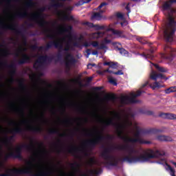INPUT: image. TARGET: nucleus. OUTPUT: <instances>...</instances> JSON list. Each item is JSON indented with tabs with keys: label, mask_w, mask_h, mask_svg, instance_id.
<instances>
[{
	"label": "nucleus",
	"mask_w": 176,
	"mask_h": 176,
	"mask_svg": "<svg viewBox=\"0 0 176 176\" xmlns=\"http://www.w3.org/2000/svg\"><path fill=\"white\" fill-rule=\"evenodd\" d=\"M113 148L117 151H126V152H129V155L121 158L120 160V162H127L128 163H146L151 159H156V157H160V156H164L166 155L164 151H160L159 150L155 151L148 148L144 151V154L138 156H132V153H138V151L134 149L129 144L116 146Z\"/></svg>",
	"instance_id": "nucleus-1"
},
{
	"label": "nucleus",
	"mask_w": 176,
	"mask_h": 176,
	"mask_svg": "<svg viewBox=\"0 0 176 176\" xmlns=\"http://www.w3.org/2000/svg\"><path fill=\"white\" fill-rule=\"evenodd\" d=\"M104 126H115V127H117V129H119L118 131V137L120 138V140H122L124 141V142H132L133 144H135L136 142H138L139 144H146L149 145L151 144V141H146L142 140L141 136V133H143V134H157L158 133H163V130L162 129H150L146 130H142L138 129V126H136V133H135V138H131L129 137L122 136L123 131H122V129H124V125L122 124H119L117 122H113V118H109L108 120L104 122Z\"/></svg>",
	"instance_id": "nucleus-2"
},
{
	"label": "nucleus",
	"mask_w": 176,
	"mask_h": 176,
	"mask_svg": "<svg viewBox=\"0 0 176 176\" xmlns=\"http://www.w3.org/2000/svg\"><path fill=\"white\" fill-rule=\"evenodd\" d=\"M46 10V7H41L38 9V12H35L31 14L30 20L32 21H35L39 27L41 28H44L43 30V32L44 34H47V32H50V30L47 28V25H49V21L45 20V16H43V12Z\"/></svg>",
	"instance_id": "nucleus-3"
},
{
	"label": "nucleus",
	"mask_w": 176,
	"mask_h": 176,
	"mask_svg": "<svg viewBox=\"0 0 176 176\" xmlns=\"http://www.w3.org/2000/svg\"><path fill=\"white\" fill-rule=\"evenodd\" d=\"M176 31V21L174 17L169 16V22L164 31V39L166 42H173Z\"/></svg>",
	"instance_id": "nucleus-4"
},
{
	"label": "nucleus",
	"mask_w": 176,
	"mask_h": 176,
	"mask_svg": "<svg viewBox=\"0 0 176 176\" xmlns=\"http://www.w3.org/2000/svg\"><path fill=\"white\" fill-rule=\"evenodd\" d=\"M100 156L107 162V164L111 167H117L119 164V162L122 160V158H116L113 155H111V148L109 147H104L100 154Z\"/></svg>",
	"instance_id": "nucleus-5"
},
{
	"label": "nucleus",
	"mask_w": 176,
	"mask_h": 176,
	"mask_svg": "<svg viewBox=\"0 0 176 176\" xmlns=\"http://www.w3.org/2000/svg\"><path fill=\"white\" fill-rule=\"evenodd\" d=\"M69 49H71V45L67 42L65 47H63V49L60 50H63L65 52V66L66 68V72H69L71 71V67L72 65H75L76 64V59L69 52Z\"/></svg>",
	"instance_id": "nucleus-6"
},
{
	"label": "nucleus",
	"mask_w": 176,
	"mask_h": 176,
	"mask_svg": "<svg viewBox=\"0 0 176 176\" xmlns=\"http://www.w3.org/2000/svg\"><path fill=\"white\" fill-rule=\"evenodd\" d=\"M98 134H100L94 139L87 140L84 142L85 146H87L89 149H94L97 145L101 144L102 141H104L105 136L102 135L101 131H97Z\"/></svg>",
	"instance_id": "nucleus-7"
},
{
	"label": "nucleus",
	"mask_w": 176,
	"mask_h": 176,
	"mask_svg": "<svg viewBox=\"0 0 176 176\" xmlns=\"http://www.w3.org/2000/svg\"><path fill=\"white\" fill-rule=\"evenodd\" d=\"M53 59V56L41 55L38 56L36 63L33 65V67L36 69L38 68H41V67H44V65H49V64H52Z\"/></svg>",
	"instance_id": "nucleus-8"
},
{
	"label": "nucleus",
	"mask_w": 176,
	"mask_h": 176,
	"mask_svg": "<svg viewBox=\"0 0 176 176\" xmlns=\"http://www.w3.org/2000/svg\"><path fill=\"white\" fill-rule=\"evenodd\" d=\"M17 27H18L17 23H11L10 25H3L1 26V28L2 30H10L11 31H14L16 35H21V36H22L23 39V43L24 46H27V38L25 37V36L24 35V34L21 30H20L19 29H17Z\"/></svg>",
	"instance_id": "nucleus-9"
},
{
	"label": "nucleus",
	"mask_w": 176,
	"mask_h": 176,
	"mask_svg": "<svg viewBox=\"0 0 176 176\" xmlns=\"http://www.w3.org/2000/svg\"><path fill=\"white\" fill-rule=\"evenodd\" d=\"M141 94H142V92L141 91H138L136 94L131 93V98L129 96H122L120 98V101L122 104H137L138 102H140V100H135V98L140 97Z\"/></svg>",
	"instance_id": "nucleus-10"
},
{
	"label": "nucleus",
	"mask_w": 176,
	"mask_h": 176,
	"mask_svg": "<svg viewBox=\"0 0 176 176\" xmlns=\"http://www.w3.org/2000/svg\"><path fill=\"white\" fill-rule=\"evenodd\" d=\"M23 148L26 149L30 152H32V151H34V149H35V145L34 144V142H32L31 145L22 144L17 146L15 149V152L14 153L15 159H23V157L21 156V152L23 151Z\"/></svg>",
	"instance_id": "nucleus-11"
},
{
	"label": "nucleus",
	"mask_w": 176,
	"mask_h": 176,
	"mask_svg": "<svg viewBox=\"0 0 176 176\" xmlns=\"http://www.w3.org/2000/svg\"><path fill=\"white\" fill-rule=\"evenodd\" d=\"M32 168L31 166H28L22 169H8L7 170V173L1 174L0 176H10L12 174H32Z\"/></svg>",
	"instance_id": "nucleus-12"
},
{
	"label": "nucleus",
	"mask_w": 176,
	"mask_h": 176,
	"mask_svg": "<svg viewBox=\"0 0 176 176\" xmlns=\"http://www.w3.org/2000/svg\"><path fill=\"white\" fill-rule=\"evenodd\" d=\"M84 25H87V27H89V28H95L97 31H100V30H104V31H111V28H109L108 27L105 25H94L93 23L90 22H84Z\"/></svg>",
	"instance_id": "nucleus-13"
},
{
	"label": "nucleus",
	"mask_w": 176,
	"mask_h": 176,
	"mask_svg": "<svg viewBox=\"0 0 176 176\" xmlns=\"http://www.w3.org/2000/svg\"><path fill=\"white\" fill-rule=\"evenodd\" d=\"M54 47L56 49H63V43L61 41H50L47 45H45V50H49V49H52V47Z\"/></svg>",
	"instance_id": "nucleus-14"
},
{
	"label": "nucleus",
	"mask_w": 176,
	"mask_h": 176,
	"mask_svg": "<svg viewBox=\"0 0 176 176\" xmlns=\"http://www.w3.org/2000/svg\"><path fill=\"white\" fill-rule=\"evenodd\" d=\"M1 67H4L6 68H10L11 71L10 72V75L16 74V65L14 63H12L10 65L8 64V61L4 60L0 63Z\"/></svg>",
	"instance_id": "nucleus-15"
},
{
	"label": "nucleus",
	"mask_w": 176,
	"mask_h": 176,
	"mask_svg": "<svg viewBox=\"0 0 176 176\" xmlns=\"http://www.w3.org/2000/svg\"><path fill=\"white\" fill-rule=\"evenodd\" d=\"M72 25H63L59 28V33L64 34V32H67L69 35L67 36V38H71V31H72Z\"/></svg>",
	"instance_id": "nucleus-16"
},
{
	"label": "nucleus",
	"mask_w": 176,
	"mask_h": 176,
	"mask_svg": "<svg viewBox=\"0 0 176 176\" xmlns=\"http://www.w3.org/2000/svg\"><path fill=\"white\" fill-rule=\"evenodd\" d=\"M159 118L162 119H168L169 120H176V114L171 113H160Z\"/></svg>",
	"instance_id": "nucleus-17"
},
{
	"label": "nucleus",
	"mask_w": 176,
	"mask_h": 176,
	"mask_svg": "<svg viewBox=\"0 0 176 176\" xmlns=\"http://www.w3.org/2000/svg\"><path fill=\"white\" fill-rule=\"evenodd\" d=\"M31 61V56L27 54H23L22 58L18 60L19 65H23V64H28Z\"/></svg>",
	"instance_id": "nucleus-18"
},
{
	"label": "nucleus",
	"mask_w": 176,
	"mask_h": 176,
	"mask_svg": "<svg viewBox=\"0 0 176 176\" xmlns=\"http://www.w3.org/2000/svg\"><path fill=\"white\" fill-rule=\"evenodd\" d=\"M93 80V76H90L86 78V83L83 85V84H82V81H80V78H79L78 79H73L72 82L74 83H78V85H79V86L83 87V86H89V83L91 82V81Z\"/></svg>",
	"instance_id": "nucleus-19"
},
{
	"label": "nucleus",
	"mask_w": 176,
	"mask_h": 176,
	"mask_svg": "<svg viewBox=\"0 0 176 176\" xmlns=\"http://www.w3.org/2000/svg\"><path fill=\"white\" fill-rule=\"evenodd\" d=\"M150 78L151 79H152L153 80H155L156 82L157 79H164L166 76H164L163 74H157L156 73V72L152 71L151 74H150Z\"/></svg>",
	"instance_id": "nucleus-20"
},
{
	"label": "nucleus",
	"mask_w": 176,
	"mask_h": 176,
	"mask_svg": "<svg viewBox=\"0 0 176 176\" xmlns=\"http://www.w3.org/2000/svg\"><path fill=\"white\" fill-rule=\"evenodd\" d=\"M156 140L157 141H160L161 142H171V141H173V138L171 137L164 135H157L156 137Z\"/></svg>",
	"instance_id": "nucleus-21"
},
{
	"label": "nucleus",
	"mask_w": 176,
	"mask_h": 176,
	"mask_svg": "<svg viewBox=\"0 0 176 176\" xmlns=\"http://www.w3.org/2000/svg\"><path fill=\"white\" fill-rule=\"evenodd\" d=\"M26 130L28 131H32L33 133H38L41 134L42 131H43V129L41 126H32L31 125H28L26 128Z\"/></svg>",
	"instance_id": "nucleus-22"
},
{
	"label": "nucleus",
	"mask_w": 176,
	"mask_h": 176,
	"mask_svg": "<svg viewBox=\"0 0 176 176\" xmlns=\"http://www.w3.org/2000/svg\"><path fill=\"white\" fill-rule=\"evenodd\" d=\"M80 149L76 146H72L67 149V153H70L73 156H76V153H78V152H80Z\"/></svg>",
	"instance_id": "nucleus-23"
},
{
	"label": "nucleus",
	"mask_w": 176,
	"mask_h": 176,
	"mask_svg": "<svg viewBox=\"0 0 176 176\" xmlns=\"http://www.w3.org/2000/svg\"><path fill=\"white\" fill-rule=\"evenodd\" d=\"M14 17L16 19H27L28 17V12L24 11L23 12H19L14 14Z\"/></svg>",
	"instance_id": "nucleus-24"
},
{
	"label": "nucleus",
	"mask_w": 176,
	"mask_h": 176,
	"mask_svg": "<svg viewBox=\"0 0 176 176\" xmlns=\"http://www.w3.org/2000/svg\"><path fill=\"white\" fill-rule=\"evenodd\" d=\"M24 130L21 127H16L11 131H10V133L11 134H23Z\"/></svg>",
	"instance_id": "nucleus-25"
},
{
	"label": "nucleus",
	"mask_w": 176,
	"mask_h": 176,
	"mask_svg": "<svg viewBox=\"0 0 176 176\" xmlns=\"http://www.w3.org/2000/svg\"><path fill=\"white\" fill-rule=\"evenodd\" d=\"M49 134H59L60 137H67V134L65 133H60V131L56 129H50L48 131Z\"/></svg>",
	"instance_id": "nucleus-26"
},
{
	"label": "nucleus",
	"mask_w": 176,
	"mask_h": 176,
	"mask_svg": "<svg viewBox=\"0 0 176 176\" xmlns=\"http://www.w3.org/2000/svg\"><path fill=\"white\" fill-rule=\"evenodd\" d=\"M52 4H51V8H56V9L58 8H63V3H60L58 1H56V0H51Z\"/></svg>",
	"instance_id": "nucleus-27"
},
{
	"label": "nucleus",
	"mask_w": 176,
	"mask_h": 176,
	"mask_svg": "<svg viewBox=\"0 0 176 176\" xmlns=\"http://www.w3.org/2000/svg\"><path fill=\"white\" fill-rule=\"evenodd\" d=\"M13 138H14V136L13 135L10 137H6L3 142L5 145L8 146V145H10V142H12V140H13Z\"/></svg>",
	"instance_id": "nucleus-28"
},
{
	"label": "nucleus",
	"mask_w": 176,
	"mask_h": 176,
	"mask_svg": "<svg viewBox=\"0 0 176 176\" xmlns=\"http://www.w3.org/2000/svg\"><path fill=\"white\" fill-rule=\"evenodd\" d=\"M102 16L101 12H95L91 17V20H101Z\"/></svg>",
	"instance_id": "nucleus-29"
},
{
	"label": "nucleus",
	"mask_w": 176,
	"mask_h": 176,
	"mask_svg": "<svg viewBox=\"0 0 176 176\" xmlns=\"http://www.w3.org/2000/svg\"><path fill=\"white\" fill-rule=\"evenodd\" d=\"M83 37L82 36H80L78 38V41H76L73 43V46L74 47H78V49H80V47H82V43H80V41H82V38Z\"/></svg>",
	"instance_id": "nucleus-30"
},
{
	"label": "nucleus",
	"mask_w": 176,
	"mask_h": 176,
	"mask_svg": "<svg viewBox=\"0 0 176 176\" xmlns=\"http://www.w3.org/2000/svg\"><path fill=\"white\" fill-rule=\"evenodd\" d=\"M153 66L155 67V68H156V69H157V71H159V72H168V71L167 69L163 67H160L157 64H153Z\"/></svg>",
	"instance_id": "nucleus-31"
},
{
	"label": "nucleus",
	"mask_w": 176,
	"mask_h": 176,
	"mask_svg": "<svg viewBox=\"0 0 176 176\" xmlns=\"http://www.w3.org/2000/svg\"><path fill=\"white\" fill-rule=\"evenodd\" d=\"M150 87H151L153 90H155V89H160V87H163V86H162L158 82L155 81L154 83L150 84Z\"/></svg>",
	"instance_id": "nucleus-32"
},
{
	"label": "nucleus",
	"mask_w": 176,
	"mask_h": 176,
	"mask_svg": "<svg viewBox=\"0 0 176 176\" xmlns=\"http://www.w3.org/2000/svg\"><path fill=\"white\" fill-rule=\"evenodd\" d=\"M105 72H109V74H113L114 75H123L124 73L122 70H118V72H113L109 69L105 70Z\"/></svg>",
	"instance_id": "nucleus-33"
},
{
	"label": "nucleus",
	"mask_w": 176,
	"mask_h": 176,
	"mask_svg": "<svg viewBox=\"0 0 176 176\" xmlns=\"http://www.w3.org/2000/svg\"><path fill=\"white\" fill-rule=\"evenodd\" d=\"M176 91V87H170L165 90L166 94H170V93H174Z\"/></svg>",
	"instance_id": "nucleus-34"
},
{
	"label": "nucleus",
	"mask_w": 176,
	"mask_h": 176,
	"mask_svg": "<svg viewBox=\"0 0 176 176\" xmlns=\"http://www.w3.org/2000/svg\"><path fill=\"white\" fill-rule=\"evenodd\" d=\"M18 83H19L21 89H22V90H25L26 87H25V85H24L23 79L18 80Z\"/></svg>",
	"instance_id": "nucleus-35"
},
{
	"label": "nucleus",
	"mask_w": 176,
	"mask_h": 176,
	"mask_svg": "<svg viewBox=\"0 0 176 176\" xmlns=\"http://www.w3.org/2000/svg\"><path fill=\"white\" fill-rule=\"evenodd\" d=\"M10 157L16 159V157L14 156V152H10L8 154L6 155L4 159L5 160H8V159H10Z\"/></svg>",
	"instance_id": "nucleus-36"
},
{
	"label": "nucleus",
	"mask_w": 176,
	"mask_h": 176,
	"mask_svg": "<svg viewBox=\"0 0 176 176\" xmlns=\"http://www.w3.org/2000/svg\"><path fill=\"white\" fill-rule=\"evenodd\" d=\"M63 20H64L65 21H74V16L65 15L63 16Z\"/></svg>",
	"instance_id": "nucleus-37"
},
{
	"label": "nucleus",
	"mask_w": 176,
	"mask_h": 176,
	"mask_svg": "<svg viewBox=\"0 0 176 176\" xmlns=\"http://www.w3.org/2000/svg\"><path fill=\"white\" fill-rule=\"evenodd\" d=\"M110 31H112V33L113 34V35H117L118 36H121V35L122 34V31H120V30L110 29Z\"/></svg>",
	"instance_id": "nucleus-38"
},
{
	"label": "nucleus",
	"mask_w": 176,
	"mask_h": 176,
	"mask_svg": "<svg viewBox=\"0 0 176 176\" xmlns=\"http://www.w3.org/2000/svg\"><path fill=\"white\" fill-rule=\"evenodd\" d=\"M32 1L34 0H28L25 4V8H32L34 6V1Z\"/></svg>",
	"instance_id": "nucleus-39"
},
{
	"label": "nucleus",
	"mask_w": 176,
	"mask_h": 176,
	"mask_svg": "<svg viewBox=\"0 0 176 176\" xmlns=\"http://www.w3.org/2000/svg\"><path fill=\"white\" fill-rule=\"evenodd\" d=\"M164 50L166 54H168V53H170V52H173V50L168 45H166L164 48Z\"/></svg>",
	"instance_id": "nucleus-40"
},
{
	"label": "nucleus",
	"mask_w": 176,
	"mask_h": 176,
	"mask_svg": "<svg viewBox=\"0 0 176 176\" xmlns=\"http://www.w3.org/2000/svg\"><path fill=\"white\" fill-rule=\"evenodd\" d=\"M21 52H27V48H19L18 50H17V52L15 53V56L16 57H19V56H20L19 53H21Z\"/></svg>",
	"instance_id": "nucleus-41"
},
{
	"label": "nucleus",
	"mask_w": 176,
	"mask_h": 176,
	"mask_svg": "<svg viewBox=\"0 0 176 176\" xmlns=\"http://www.w3.org/2000/svg\"><path fill=\"white\" fill-rule=\"evenodd\" d=\"M70 166L74 170H75V168H79V167H80V164H79V163L78 162L71 164Z\"/></svg>",
	"instance_id": "nucleus-42"
},
{
	"label": "nucleus",
	"mask_w": 176,
	"mask_h": 176,
	"mask_svg": "<svg viewBox=\"0 0 176 176\" xmlns=\"http://www.w3.org/2000/svg\"><path fill=\"white\" fill-rule=\"evenodd\" d=\"M140 112L144 115H147L148 116H152V115H153V111H140Z\"/></svg>",
	"instance_id": "nucleus-43"
},
{
	"label": "nucleus",
	"mask_w": 176,
	"mask_h": 176,
	"mask_svg": "<svg viewBox=\"0 0 176 176\" xmlns=\"http://www.w3.org/2000/svg\"><path fill=\"white\" fill-rule=\"evenodd\" d=\"M114 119H116L117 120H121L122 116H120V113L114 112Z\"/></svg>",
	"instance_id": "nucleus-44"
},
{
	"label": "nucleus",
	"mask_w": 176,
	"mask_h": 176,
	"mask_svg": "<svg viewBox=\"0 0 176 176\" xmlns=\"http://www.w3.org/2000/svg\"><path fill=\"white\" fill-rule=\"evenodd\" d=\"M109 83H111V85H113L114 86H118V82H116V80H115L113 78H110L109 79Z\"/></svg>",
	"instance_id": "nucleus-45"
},
{
	"label": "nucleus",
	"mask_w": 176,
	"mask_h": 176,
	"mask_svg": "<svg viewBox=\"0 0 176 176\" xmlns=\"http://www.w3.org/2000/svg\"><path fill=\"white\" fill-rule=\"evenodd\" d=\"M92 173H94L96 175H98V174H101V173H102V168H99L98 169L94 170H92Z\"/></svg>",
	"instance_id": "nucleus-46"
},
{
	"label": "nucleus",
	"mask_w": 176,
	"mask_h": 176,
	"mask_svg": "<svg viewBox=\"0 0 176 176\" xmlns=\"http://www.w3.org/2000/svg\"><path fill=\"white\" fill-rule=\"evenodd\" d=\"M163 8H164V10H168V9H170V8H171V4L168 3V2H166L163 5Z\"/></svg>",
	"instance_id": "nucleus-47"
},
{
	"label": "nucleus",
	"mask_w": 176,
	"mask_h": 176,
	"mask_svg": "<svg viewBox=\"0 0 176 176\" xmlns=\"http://www.w3.org/2000/svg\"><path fill=\"white\" fill-rule=\"evenodd\" d=\"M168 169L170 170V175L175 176V170H174V168H173V167H171L170 166H168Z\"/></svg>",
	"instance_id": "nucleus-48"
},
{
	"label": "nucleus",
	"mask_w": 176,
	"mask_h": 176,
	"mask_svg": "<svg viewBox=\"0 0 176 176\" xmlns=\"http://www.w3.org/2000/svg\"><path fill=\"white\" fill-rule=\"evenodd\" d=\"M104 49H107V45L104 43H101L98 47V50H102Z\"/></svg>",
	"instance_id": "nucleus-49"
},
{
	"label": "nucleus",
	"mask_w": 176,
	"mask_h": 176,
	"mask_svg": "<svg viewBox=\"0 0 176 176\" xmlns=\"http://www.w3.org/2000/svg\"><path fill=\"white\" fill-rule=\"evenodd\" d=\"M110 68H113V69H116V68H118V63L111 62L110 65Z\"/></svg>",
	"instance_id": "nucleus-50"
},
{
	"label": "nucleus",
	"mask_w": 176,
	"mask_h": 176,
	"mask_svg": "<svg viewBox=\"0 0 176 176\" xmlns=\"http://www.w3.org/2000/svg\"><path fill=\"white\" fill-rule=\"evenodd\" d=\"M100 44H98V41H92L91 43V45L93 46V47H97V49H98V46Z\"/></svg>",
	"instance_id": "nucleus-51"
},
{
	"label": "nucleus",
	"mask_w": 176,
	"mask_h": 176,
	"mask_svg": "<svg viewBox=\"0 0 176 176\" xmlns=\"http://www.w3.org/2000/svg\"><path fill=\"white\" fill-rule=\"evenodd\" d=\"M105 140L107 141H112V140H113V136L112 135H107L105 136Z\"/></svg>",
	"instance_id": "nucleus-52"
},
{
	"label": "nucleus",
	"mask_w": 176,
	"mask_h": 176,
	"mask_svg": "<svg viewBox=\"0 0 176 176\" xmlns=\"http://www.w3.org/2000/svg\"><path fill=\"white\" fill-rule=\"evenodd\" d=\"M89 2H91V0H82L79 1V5H83L84 3H89Z\"/></svg>",
	"instance_id": "nucleus-53"
},
{
	"label": "nucleus",
	"mask_w": 176,
	"mask_h": 176,
	"mask_svg": "<svg viewBox=\"0 0 176 176\" xmlns=\"http://www.w3.org/2000/svg\"><path fill=\"white\" fill-rule=\"evenodd\" d=\"M78 112H80V113H85L86 110L85 109V108L83 107H78Z\"/></svg>",
	"instance_id": "nucleus-54"
},
{
	"label": "nucleus",
	"mask_w": 176,
	"mask_h": 176,
	"mask_svg": "<svg viewBox=\"0 0 176 176\" xmlns=\"http://www.w3.org/2000/svg\"><path fill=\"white\" fill-rule=\"evenodd\" d=\"M3 55H4V57H6L8 56H10V52H9V50H5L3 51Z\"/></svg>",
	"instance_id": "nucleus-55"
},
{
	"label": "nucleus",
	"mask_w": 176,
	"mask_h": 176,
	"mask_svg": "<svg viewBox=\"0 0 176 176\" xmlns=\"http://www.w3.org/2000/svg\"><path fill=\"white\" fill-rule=\"evenodd\" d=\"M86 53H87L86 58H89V56H90V54H91V50L87 49Z\"/></svg>",
	"instance_id": "nucleus-56"
},
{
	"label": "nucleus",
	"mask_w": 176,
	"mask_h": 176,
	"mask_svg": "<svg viewBox=\"0 0 176 176\" xmlns=\"http://www.w3.org/2000/svg\"><path fill=\"white\" fill-rule=\"evenodd\" d=\"M83 46L85 47H90V46H91V43H89L87 41H85L83 44Z\"/></svg>",
	"instance_id": "nucleus-57"
},
{
	"label": "nucleus",
	"mask_w": 176,
	"mask_h": 176,
	"mask_svg": "<svg viewBox=\"0 0 176 176\" xmlns=\"http://www.w3.org/2000/svg\"><path fill=\"white\" fill-rule=\"evenodd\" d=\"M118 50H120V53L121 54H126V50L123 49V48H119Z\"/></svg>",
	"instance_id": "nucleus-58"
},
{
	"label": "nucleus",
	"mask_w": 176,
	"mask_h": 176,
	"mask_svg": "<svg viewBox=\"0 0 176 176\" xmlns=\"http://www.w3.org/2000/svg\"><path fill=\"white\" fill-rule=\"evenodd\" d=\"M117 19H123V14L120 12H118L116 14Z\"/></svg>",
	"instance_id": "nucleus-59"
},
{
	"label": "nucleus",
	"mask_w": 176,
	"mask_h": 176,
	"mask_svg": "<svg viewBox=\"0 0 176 176\" xmlns=\"http://www.w3.org/2000/svg\"><path fill=\"white\" fill-rule=\"evenodd\" d=\"M107 98H108V100H111V101H113V100L116 99L114 95H110V96H107Z\"/></svg>",
	"instance_id": "nucleus-60"
},
{
	"label": "nucleus",
	"mask_w": 176,
	"mask_h": 176,
	"mask_svg": "<svg viewBox=\"0 0 176 176\" xmlns=\"http://www.w3.org/2000/svg\"><path fill=\"white\" fill-rule=\"evenodd\" d=\"M32 50H38V45L36 44L31 46Z\"/></svg>",
	"instance_id": "nucleus-61"
},
{
	"label": "nucleus",
	"mask_w": 176,
	"mask_h": 176,
	"mask_svg": "<svg viewBox=\"0 0 176 176\" xmlns=\"http://www.w3.org/2000/svg\"><path fill=\"white\" fill-rule=\"evenodd\" d=\"M104 6H107L106 2H103V3H100V5L98 6V9H101V8H104Z\"/></svg>",
	"instance_id": "nucleus-62"
},
{
	"label": "nucleus",
	"mask_w": 176,
	"mask_h": 176,
	"mask_svg": "<svg viewBox=\"0 0 176 176\" xmlns=\"http://www.w3.org/2000/svg\"><path fill=\"white\" fill-rule=\"evenodd\" d=\"M122 27H126L128 23L126 21H124L123 22L120 23Z\"/></svg>",
	"instance_id": "nucleus-63"
},
{
	"label": "nucleus",
	"mask_w": 176,
	"mask_h": 176,
	"mask_svg": "<svg viewBox=\"0 0 176 176\" xmlns=\"http://www.w3.org/2000/svg\"><path fill=\"white\" fill-rule=\"evenodd\" d=\"M89 163L90 164H94V163H96V160H94V158H90Z\"/></svg>",
	"instance_id": "nucleus-64"
}]
</instances>
